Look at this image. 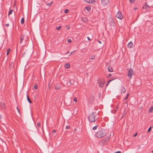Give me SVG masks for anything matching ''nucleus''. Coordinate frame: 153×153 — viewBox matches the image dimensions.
Listing matches in <instances>:
<instances>
[{
	"label": "nucleus",
	"instance_id": "obj_61",
	"mask_svg": "<svg viewBox=\"0 0 153 153\" xmlns=\"http://www.w3.org/2000/svg\"><path fill=\"white\" fill-rule=\"evenodd\" d=\"M136 9H137V7H135V8H134V10H136Z\"/></svg>",
	"mask_w": 153,
	"mask_h": 153
},
{
	"label": "nucleus",
	"instance_id": "obj_48",
	"mask_svg": "<svg viewBox=\"0 0 153 153\" xmlns=\"http://www.w3.org/2000/svg\"><path fill=\"white\" fill-rule=\"evenodd\" d=\"M56 132V131L55 130H53V131L52 133L53 134H55Z\"/></svg>",
	"mask_w": 153,
	"mask_h": 153
},
{
	"label": "nucleus",
	"instance_id": "obj_30",
	"mask_svg": "<svg viewBox=\"0 0 153 153\" xmlns=\"http://www.w3.org/2000/svg\"><path fill=\"white\" fill-rule=\"evenodd\" d=\"M13 12V10L12 9L10 10L8 13V16H9Z\"/></svg>",
	"mask_w": 153,
	"mask_h": 153
},
{
	"label": "nucleus",
	"instance_id": "obj_8",
	"mask_svg": "<svg viewBox=\"0 0 153 153\" xmlns=\"http://www.w3.org/2000/svg\"><path fill=\"white\" fill-rule=\"evenodd\" d=\"M63 80L64 82L66 81V82H65V84H66L68 86H71V80H69L68 82L67 80V79L66 78H63Z\"/></svg>",
	"mask_w": 153,
	"mask_h": 153
},
{
	"label": "nucleus",
	"instance_id": "obj_15",
	"mask_svg": "<svg viewBox=\"0 0 153 153\" xmlns=\"http://www.w3.org/2000/svg\"><path fill=\"white\" fill-rule=\"evenodd\" d=\"M0 105L2 108L4 109L5 108V104L3 102H0Z\"/></svg>",
	"mask_w": 153,
	"mask_h": 153
},
{
	"label": "nucleus",
	"instance_id": "obj_63",
	"mask_svg": "<svg viewBox=\"0 0 153 153\" xmlns=\"http://www.w3.org/2000/svg\"><path fill=\"white\" fill-rule=\"evenodd\" d=\"M152 128H153V126H152Z\"/></svg>",
	"mask_w": 153,
	"mask_h": 153
},
{
	"label": "nucleus",
	"instance_id": "obj_40",
	"mask_svg": "<svg viewBox=\"0 0 153 153\" xmlns=\"http://www.w3.org/2000/svg\"><path fill=\"white\" fill-rule=\"evenodd\" d=\"M111 74H109L108 75V76H106V78H109V77H111Z\"/></svg>",
	"mask_w": 153,
	"mask_h": 153
},
{
	"label": "nucleus",
	"instance_id": "obj_53",
	"mask_svg": "<svg viewBox=\"0 0 153 153\" xmlns=\"http://www.w3.org/2000/svg\"><path fill=\"white\" fill-rule=\"evenodd\" d=\"M69 53V51H68L66 53H65V54H67Z\"/></svg>",
	"mask_w": 153,
	"mask_h": 153
},
{
	"label": "nucleus",
	"instance_id": "obj_11",
	"mask_svg": "<svg viewBox=\"0 0 153 153\" xmlns=\"http://www.w3.org/2000/svg\"><path fill=\"white\" fill-rule=\"evenodd\" d=\"M82 20L84 22H87L88 21V19L86 17H83L82 18Z\"/></svg>",
	"mask_w": 153,
	"mask_h": 153
},
{
	"label": "nucleus",
	"instance_id": "obj_55",
	"mask_svg": "<svg viewBox=\"0 0 153 153\" xmlns=\"http://www.w3.org/2000/svg\"><path fill=\"white\" fill-rule=\"evenodd\" d=\"M98 42H99V43H100L101 44V42L99 41V40H98Z\"/></svg>",
	"mask_w": 153,
	"mask_h": 153
},
{
	"label": "nucleus",
	"instance_id": "obj_60",
	"mask_svg": "<svg viewBox=\"0 0 153 153\" xmlns=\"http://www.w3.org/2000/svg\"><path fill=\"white\" fill-rule=\"evenodd\" d=\"M1 118V115L0 114V119Z\"/></svg>",
	"mask_w": 153,
	"mask_h": 153
},
{
	"label": "nucleus",
	"instance_id": "obj_29",
	"mask_svg": "<svg viewBox=\"0 0 153 153\" xmlns=\"http://www.w3.org/2000/svg\"><path fill=\"white\" fill-rule=\"evenodd\" d=\"M90 99L91 100V102H93L94 101V97H90Z\"/></svg>",
	"mask_w": 153,
	"mask_h": 153
},
{
	"label": "nucleus",
	"instance_id": "obj_62",
	"mask_svg": "<svg viewBox=\"0 0 153 153\" xmlns=\"http://www.w3.org/2000/svg\"><path fill=\"white\" fill-rule=\"evenodd\" d=\"M152 152L153 153V150L152 151Z\"/></svg>",
	"mask_w": 153,
	"mask_h": 153
},
{
	"label": "nucleus",
	"instance_id": "obj_54",
	"mask_svg": "<svg viewBox=\"0 0 153 153\" xmlns=\"http://www.w3.org/2000/svg\"><path fill=\"white\" fill-rule=\"evenodd\" d=\"M26 53V52H24L23 53V56H24V55H25Z\"/></svg>",
	"mask_w": 153,
	"mask_h": 153
},
{
	"label": "nucleus",
	"instance_id": "obj_4",
	"mask_svg": "<svg viewBox=\"0 0 153 153\" xmlns=\"http://www.w3.org/2000/svg\"><path fill=\"white\" fill-rule=\"evenodd\" d=\"M97 82L100 87L102 88L103 87L105 84V81L103 79H98L97 80Z\"/></svg>",
	"mask_w": 153,
	"mask_h": 153
},
{
	"label": "nucleus",
	"instance_id": "obj_46",
	"mask_svg": "<svg viewBox=\"0 0 153 153\" xmlns=\"http://www.w3.org/2000/svg\"><path fill=\"white\" fill-rule=\"evenodd\" d=\"M137 133H136L134 134L133 136L134 137H135L136 136H137Z\"/></svg>",
	"mask_w": 153,
	"mask_h": 153
},
{
	"label": "nucleus",
	"instance_id": "obj_32",
	"mask_svg": "<svg viewBox=\"0 0 153 153\" xmlns=\"http://www.w3.org/2000/svg\"><path fill=\"white\" fill-rule=\"evenodd\" d=\"M95 57V56L94 55H93L91 56L90 58V59H94Z\"/></svg>",
	"mask_w": 153,
	"mask_h": 153
},
{
	"label": "nucleus",
	"instance_id": "obj_13",
	"mask_svg": "<svg viewBox=\"0 0 153 153\" xmlns=\"http://www.w3.org/2000/svg\"><path fill=\"white\" fill-rule=\"evenodd\" d=\"M145 4H146V5L143 6V9H145L146 10L149 9V7L147 4L146 2L145 3Z\"/></svg>",
	"mask_w": 153,
	"mask_h": 153
},
{
	"label": "nucleus",
	"instance_id": "obj_14",
	"mask_svg": "<svg viewBox=\"0 0 153 153\" xmlns=\"http://www.w3.org/2000/svg\"><path fill=\"white\" fill-rule=\"evenodd\" d=\"M24 35H23L22 34L21 35L20 37V43H21L23 41V40H24Z\"/></svg>",
	"mask_w": 153,
	"mask_h": 153
},
{
	"label": "nucleus",
	"instance_id": "obj_17",
	"mask_svg": "<svg viewBox=\"0 0 153 153\" xmlns=\"http://www.w3.org/2000/svg\"><path fill=\"white\" fill-rule=\"evenodd\" d=\"M14 67V63L13 62H11L10 63L9 68L10 69Z\"/></svg>",
	"mask_w": 153,
	"mask_h": 153
},
{
	"label": "nucleus",
	"instance_id": "obj_26",
	"mask_svg": "<svg viewBox=\"0 0 153 153\" xmlns=\"http://www.w3.org/2000/svg\"><path fill=\"white\" fill-rule=\"evenodd\" d=\"M96 2V1L95 0H91L90 3L93 4H94Z\"/></svg>",
	"mask_w": 153,
	"mask_h": 153
},
{
	"label": "nucleus",
	"instance_id": "obj_7",
	"mask_svg": "<svg viewBox=\"0 0 153 153\" xmlns=\"http://www.w3.org/2000/svg\"><path fill=\"white\" fill-rule=\"evenodd\" d=\"M101 3L102 5L105 6L107 5L109 2V0H101Z\"/></svg>",
	"mask_w": 153,
	"mask_h": 153
},
{
	"label": "nucleus",
	"instance_id": "obj_57",
	"mask_svg": "<svg viewBox=\"0 0 153 153\" xmlns=\"http://www.w3.org/2000/svg\"><path fill=\"white\" fill-rule=\"evenodd\" d=\"M129 95V94H127V95L126 96V97H128V96Z\"/></svg>",
	"mask_w": 153,
	"mask_h": 153
},
{
	"label": "nucleus",
	"instance_id": "obj_45",
	"mask_svg": "<svg viewBox=\"0 0 153 153\" xmlns=\"http://www.w3.org/2000/svg\"><path fill=\"white\" fill-rule=\"evenodd\" d=\"M16 108H17V109L18 112H19V113H20V111L19 110L18 108V107H17Z\"/></svg>",
	"mask_w": 153,
	"mask_h": 153
},
{
	"label": "nucleus",
	"instance_id": "obj_49",
	"mask_svg": "<svg viewBox=\"0 0 153 153\" xmlns=\"http://www.w3.org/2000/svg\"><path fill=\"white\" fill-rule=\"evenodd\" d=\"M121 152L120 151H118L115 152V153H121Z\"/></svg>",
	"mask_w": 153,
	"mask_h": 153
},
{
	"label": "nucleus",
	"instance_id": "obj_44",
	"mask_svg": "<svg viewBox=\"0 0 153 153\" xmlns=\"http://www.w3.org/2000/svg\"><path fill=\"white\" fill-rule=\"evenodd\" d=\"M74 52V54L75 53V51H72L70 53V54L69 55H72V53H73Z\"/></svg>",
	"mask_w": 153,
	"mask_h": 153
},
{
	"label": "nucleus",
	"instance_id": "obj_12",
	"mask_svg": "<svg viewBox=\"0 0 153 153\" xmlns=\"http://www.w3.org/2000/svg\"><path fill=\"white\" fill-rule=\"evenodd\" d=\"M121 93H124L126 91L125 88L123 86H122L121 87Z\"/></svg>",
	"mask_w": 153,
	"mask_h": 153
},
{
	"label": "nucleus",
	"instance_id": "obj_1",
	"mask_svg": "<svg viewBox=\"0 0 153 153\" xmlns=\"http://www.w3.org/2000/svg\"><path fill=\"white\" fill-rule=\"evenodd\" d=\"M107 133V132L105 129L102 128L96 133L95 136L98 138H101L106 136Z\"/></svg>",
	"mask_w": 153,
	"mask_h": 153
},
{
	"label": "nucleus",
	"instance_id": "obj_23",
	"mask_svg": "<svg viewBox=\"0 0 153 153\" xmlns=\"http://www.w3.org/2000/svg\"><path fill=\"white\" fill-rule=\"evenodd\" d=\"M111 25L113 26H115V23L113 22V20L112 19H111Z\"/></svg>",
	"mask_w": 153,
	"mask_h": 153
},
{
	"label": "nucleus",
	"instance_id": "obj_5",
	"mask_svg": "<svg viewBox=\"0 0 153 153\" xmlns=\"http://www.w3.org/2000/svg\"><path fill=\"white\" fill-rule=\"evenodd\" d=\"M134 74V72L132 69L130 68L128 71V74H127V76L131 79V78L132 76Z\"/></svg>",
	"mask_w": 153,
	"mask_h": 153
},
{
	"label": "nucleus",
	"instance_id": "obj_18",
	"mask_svg": "<svg viewBox=\"0 0 153 153\" xmlns=\"http://www.w3.org/2000/svg\"><path fill=\"white\" fill-rule=\"evenodd\" d=\"M61 86L59 85H56L55 86V89L56 90H59L61 88Z\"/></svg>",
	"mask_w": 153,
	"mask_h": 153
},
{
	"label": "nucleus",
	"instance_id": "obj_25",
	"mask_svg": "<svg viewBox=\"0 0 153 153\" xmlns=\"http://www.w3.org/2000/svg\"><path fill=\"white\" fill-rule=\"evenodd\" d=\"M25 19L24 18H22L21 20V24H23L24 23Z\"/></svg>",
	"mask_w": 153,
	"mask_h": 153
},
{
	"label": "nucleus",
	"instance_id": "obj_59",
	"mask_svg": "<svg viewBox=\"0 0 153 153\" xmlns=\"http://www.w3.org/2000/svg\"><path fill=\"white\" fill-rule=\"evenodd\" d=\"M117 109H115V112L117 110Z\"/></svg>",
	"mask_w": 153,
	"mask_h": 153
},
{
	"label": "nucleus",
	"instance_id": "obj_35",
	"mask_svg": "<svg viewBox=\"0 0 153 153\" xmlns=\"http://www.w3.org/2000/svg\"><path fill=\"white\" fill-rule=\"evenodd\" d=\"M41 125L40 123H37V126L38 127H40L41 126Z\"/></svg>",
	"mask_w": 153,
	"mask_h": 153
},
{
	"label": "nucleus",
	"instance_id": "obj_6",
	"mask_svg": "<svg viewBox=\"0 0 153 153\" xmlns=\"http://www.w3.org/2000/svg\"><path fill=\"white\" fill-rule=\"evenodd\" d=\"M116 17L120 19H123V16L121 13L120 11H118L116 15Z\"/></svg>",
	"mask_w": 153,
	"mask_h": 153
},
{
	"label": "nucleus",
	"instance_id": "obj_22",
	"mask_svg": "<svg viewBox=\"0 0 153 153\" xmlns=\"http://www.w3.org/2000/svg\"><path fill=\"white\" fill-rule=\"evenodd\" d=\"M27 101H28V102L30 103H32V102L31 101V100H30V98H29V96H28V95H27Z\"/></svg>",
	"mask_w": 153,
	"mask_h": 153
},
{
	"label": "nucleus",
	"instance_id": "obj_43",
	"mask_svg": "<svg viewBox=\"0 0 153 153\" xmlns=\"http://www.w3.org/2000/svg\"><path fill=\"white\" fill-rule=\"evenodd\" d=\"M68 43H71V39H69L68 40Z\"/></svg>",
	"mask_w": 153,
	"mask_h": 153
},
{
	"label": "nucleus",
	"instance_id": "obj_38",
	"mask_svg": "<svg viewBox=\"0 0 153 153\" xmlns=\"http://www.w3.org/2000/svg\"><path fill=\"white\" fill-rule=\"evenodd\" d=\"M34 88L35 89H37L38 88V85H35L34 86Z\"/></svg>",
	"mask_w": 153,
	"mask_h": 153
},
{
	"label": "nucleus",
	"instance_id": "obj_51",
	"mask_svg": "<svg viewBox=\"0 0 153 153\" xmlns=\"http://www.w3.org/2000/svg\"><path fill=\"white\" fill-rule=\"evenodd\" d=\"M6 25V26L7 27H8V26H9V24H6V25Z\"/></svg>",
	"mask_w": 153,
	"mask_h": 153
},
{
	"label": "nucleus",
	"instance_id": "obj_28",
	"mask_svg": "<svg viewBox=\"0 0 153 153\" xmlns=\"http://www.w3.org/2000/svg\"><path fill=\"white\" fill-rule=\"evenodd\" d=\"M125 111H124V113L123 114L122 116H121V119L123 118L126 115V113H125Z\"/></svg>",
	"mask_w": 153,
	"mask_h": 153
},
{
	"label": "nucleus",
	"instance_id": "obj_16",
	"mask_svg": "<svg viewBox=\"0 0 153 153\" xmlns=\"http://www.w3.org/2000/svg\"><path fill=\"white\" fill-rule=\"evenodd\" d=\"M111 78L112 79H111V80H109L108 82V83H107V84L106 85V86H107L108 85V84H109V83L110 82H111V81H112V80H114V79H117V78L115 77V78H114L112 77Z\"/></svg>",
	"mask_w": 153,
	"mask_h": 153
},
{
	"label": "nucleus",
	"instance_id": "obj_10",
	"mask_svg": "<svg viewBox=\"0 0 153 153\" xmlns=\"http://www.w3.org/2000/svg\"><path fill=\"white\" fill-rule=\"evenodd\" d=\"M108 71L110 72H112L113 71V68L111 66H108Z\"/></svg>",
	"mask_w": 153,
	"mask_h": 153
},
{
	"label": "nucleus",
	"instance_id": "obj_24",
	"mask_svg": "<svg viewBox=\"0 0 153 153\" xmlns=\"http://www.w3.org/2000/svg\"><path fill=\"white\" fill-rule=\"evenodd\" d=\"M11 49L10 48H8L7 50V55H8L9 54V53L11 51Z\"/></svg>",
	"mask_w": 153,
	"mask_h": 153
},
{
	"label": "nucleus",
	"instance_id": "obj_2",
	"mask_svg": "<svg viewBox=\"0 0 153 153\" xmlns=\"http://www.w3.org/2000/svg\"><path fill=\"white\" fill-rule=\"evenodd\" d=\"M96 115L97 113L96 112H93L90 114L88 117L89 122L92 123L95 122L97 120L96 118Z\"/></svg>",
	"mask_w": 153,
	"mask_h": 153
},
{
	"label": "nucleus",
	"instance_id": "obj_27",
	"mask_svg": "<svg viewBox=\"0 0 153 153\" xmlns=\"http://www.w3.org/2000/svg\"><path fill=\"white\" fill-rule=\"evenodd\" d=\"M98 127V125H96L95 126H94V127L92 129L94 130H95Z\"/></svg>",
	"mask_w": 153,
	"mask_h": 153
},
{
	"label": "nucleus",
	"instance_id": "obj_52",
	"mask_svg": "<svg viewBox=\"0 0 153 153\" xmlns=\"http://www.w3.org/2000/svg\"><path fill=\"white\" fill-rule=\"evenodd\" d=\"M128 98V97H126V96L125 98H124V99L125 100H126L127 98Z\"/></svg>",
	"mask_w": 153,
	"mask_h": 153
},
{
	"label": "nucleus",
	"instance_id": "obj_37",
	"mask_svg": "<svg viewBox=\"0 0 153 153\" xmlns=\"http://www.w3.org/2000/svg\"><path fill=\"white\" fill-rule=\"evenodd\" d=\"M71 128L70 126L69 125H67L66 126V129H69Z\"/></svg>",
	"mask_w": 153,
	"mask_h": 153
},
{
	"label": "nucleus",
	"instance_id": "obj_56",
	"mask_svg": "<svg viewBox=\"0 0 153 153\" xmlns=\"http://www.w3.org/2000/svg\"><path fill=\"white\" fill-rule=\"evenodd\" d=\"M66 81H65L64 82V81L63 80V81H62V82L64 83V84H65V82H66Z\"/></svg>",
	"mask_w": 153,
	"mask_h": 153
},
{
	"label": "nucleus",
	"instance_id": "obj_31",
	"mask_svg": "<svg viewBox=\"0 0 153 153\" xmlns=\"http://www.w3.org/2000/svg\"><path fill=\"white\" fill-rule=\"evenodd\" d=\"M62 28V26H59L58 27H56V30H59L61 29Z\"/></svg>",
	"mask_w": 153,
	"mask_h": 153
},
{
	"label": "nucleus",
	"instance_id": "obj_33",
	"mask_svg": "<svg viewBox=\"0 0 153 153\" xmlns=\"http://www.w3.org/2000/svg\"><path fill=\"white\" fill-rule=\"evenodd\" d=\"M69 10L67 9H66L65 10L64 12L65 13H68L69 12Z\"/></svg>",
	"mask_w": 153,
	"mask_h": 153
},
{
	"label": "nucleus",
	"instance_id": "obj_36",
	"mask_svg": "<svg viewBox=\"0 0 153 153\" xmlns=\"http://www.w3.org/2000/svg\"><path fill=\"white\" fill-rule=\"evenodd\" d=\"M152 129V127L151 126L149 127V129L148 130V132H149Z\"/></svg>",
	"mask_w": 153,
	"mask_h": 153
},
{
	"label": "nucleus",
	"instance_id": "obj_21",
	"mask_svg": "<svg viewBox=\"0 0 153 153\" xmlns=\"http://www.w3.org/2000/svg\"><path fill=\"white\" fill-rule=\"evenodd\" d=\"M85 8L88 11H89L91 10V7L89 6H86Z\"/></svg>",
	"mask_w": 153,
	"mask_h": 153
},
{
	"label": "nucleus",
	"instance_id": "obj_39",
	"mask_svg": "<svg viewBox=\"0 0 153 153\" xmlns=\"http://www.w3.org/2000/svg\"><path fill=\"white\" fill-rule=\"evenodd\" d=\"M85 2H87V3H90V1L91 0H83Z\"/></svg>",
	"mask_w": 153,
	"mask_h": 153
},
{
	"label": "nucleus",
	"instance_id": "obj_20",
	"mask_svg": "<svg viewBox=\"0 0 153 153\" xmlns=\"http://www.w3.org/2000/svg\"><path fill=\"white\" fill-rule=\"evenodd\" d=\"M70 67V64L69 63H66L65 65V67L66 68H68Z\"/></svg>",
	"mask_w": 153,
	"mask_h": 153
},
{
	"label": "nucleus",
	"instance_id": "obj_41",
	"mask_svg": "<svg viewBox=\"0 0 153 153\" xmlns=\"http://www.w3.org/2000/svg\"><path fill=\"white\" fill-rule=\"evenodd\" d=\"M74 101L75 102H76L77 101V98L76 97L74 98Z\"/></svg>",
	"mask_w": 153,
	"mask_h": 153
},
{
	"label": "nucleus",
	"instance_id": "obj_42",
	"mask_svg": "<svg viewBox=\"0 0 153 153\" xmlns=\"http://www.w3.org/2000/svg\"><path fill=\"white\" fill-rule=\"evenodd\" d=\"M135 0H130V1L132 3H134L135 2Z\"/></svg>",
	"mask_w": 153,
	"mask_h": 153
},
{
	"label": "nucleus",
	"instance_id": "obj_19",
	"mask_svg": "<svg viewBox=\"0 0 153 153\" xmlns=\"http://www.w3.org/2000/svg\"><path fill=\"white\" fill-rule=\"evenodd\" d=\"M153 111V106H152L149 109L148 111V113H150L152 112Z\"/></svg>",
	"mask_w": 153,
	"mask_h": 153
},
{
	"label": "nucleus",
	"instance_id": "obj_3",
	"mask_svg": "<svg viewBox=\"0 0 153 153\" xmlns=\"http://www.w3.org/2000/svg\"><path fill=\"white\" fill-rule=\"evenodd\" d=\"M110 137V135L108 137H106L101 141L99 142V143L102 145H106L108 142L109 140V138Z\"/></svg>",
	"mask_w": 153,
	"mask_h": 153
},
{
	"label": "nucleus",
	"instance_id": "obj_50",
	"mask_svg": "<svg viewBox=\"0 0 153 153\" xmlns=\"http://www.w3.org/2000/svg\"><path fill=\"white\" fill-rule=\"evenodd\" d=\"M87 38L88 40H89V41L91 40V39L89 38V37H87Z\"/></svg>",
	"mask_w": 153,
	"mask_h": 153
},
{
	"label": "nucleus",
	"instance_id": "obj_34",
	"mask_svg": "<svg viewBox=\"0 0 153 153\" xmlns=\"http://www.w3.org/2000/svg\"><path fill=\"white\" fill-rule=\"evenodd\" d=\"M53 3V1H51V3H48L47 4V5L48 6H51V4H52Z\"/></svg>",
	"mask_w": 153,
	"mask_h": 153
},
{
	"label": "nucleus",
	"instance_id": "obj_58",
	"mask_svg": "<svg viewBox=\"0 0 153 153\" xmlns=\"http://www.w3.org/2000/svg\"><path fill=\"white\" fill-rule=\"evenodd\" d=\"M118 106H117V107H116V109H118Z\"/></svg>",
	"mask_w": 153,
	"mask_h": 153
},
{
	"label": "nucleus",
	"instance_id": "obj_47",
	"mask_svg": "<svg viewBox=\"0 0 153 153\" xmlns=\"http://www.w3.org/2000/svg\"><path fill=\"white\" fill-rule=\"evenodd\" d=\"M67 29H68L70 28V27L69 25H68L66 26Z\"/></svg>",
	"mask_w": 153,
	"mask_h": 153
},
{
	"label": "nucleus",
	"instance_id": "obj_9",
	"mask_svg": "<svg viewBox=\"0 0 153 153\" xmlns=\"http://www.w3.org/2000/svg\"><path fill=\"white\" fill-rule=\"evenodd\" d=\"M133 47V44L131 42H129L127 45V47L128 48H132Z\"/></svg>",
	"mask_w": 153,
	"mask_h": 153
}]
</instances>
